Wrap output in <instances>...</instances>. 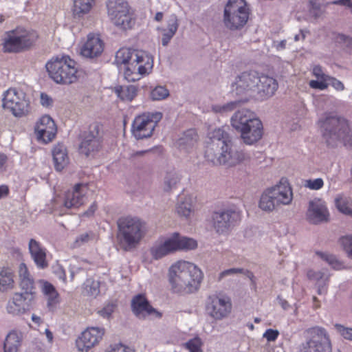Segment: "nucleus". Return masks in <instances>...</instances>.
Here are the masks:
<instances>
[{
    "label": "nucleus",
    "instance_id": "3",
    "mask_svg": "<svg viewBox=\"0 0 352 352\" xmlns=\"http://www.w3.org/2000/svg\"><path fill=\"white\" fill-rule=\"evenodd\" d=\"M203 278L201 270L192 263L179 261L168 270V281L173 292L191 294L199 287Z\"/></svg>",
    "mask_w": 352,
    "mask_h": 352
},
{
    "label": "nucleus",
    "instance_id": "53",
    "mask_svg": "<svg viewBox=\"0 0 352 352\" xmlns=\"http://www.w3.org/2000/svg\"><path fill=\"white\" fill-rule=\"evenodd\" d=\"M311 88L318 90H324L327 88L328 85L326 82V78H317V80H311L309 82Z\"/></svg>",
    "mask_w": 352,
    "mask_h": 352
},
{
    "label": "nucleus",
    "instance_id": "11",
    "mask_svg": "<svg viewBox=\"0 0 352 352\" xmlns=\"http://www.w3.org/2000/svg\"><path fill=\"white\" fill-rule=\"evenodd\" d=\"M248 18L245 0H228L223 11V23L227 28L239 30L246 24Z\"/></svg>",
    "mask_w": 352,
    "mask_h": 352
},
{
    "label": "nucleus",
    "instance_id": "39",
    "mask_svg": "<svg viewBox=\"0 0 352 352\" xmlns=\"http://www.w3.org/2000/svg\"><path fill=\"white\" fill-rule=\"evenodd\" d=\"M307 277L309 280L316 282V286L318 287V292L319 294H322L327 292V287L324 283V280L327 279V276H326L324 273L320 271L316 272L309 270L307 272Z\"/></svg>",
    "mask_w": 352,
    "mask_h": 352
},
{
    "label": "nucleus",
    "instance_id": "8",
    "mask_svg": "<svg viewBox=\"0 0 352 352\" xmlns=\"http://www.w3.org/2000/svg\"><path fill=\"white\" fill-rule=\"evenodd\" d=\"M38 38L37 33L32 30L17 27L7 31L2 43L6 53H19L30 47Z\"/></svg>",
    "mask_w": 352,
    "mask_h": 352
},
{
    "label": "nucleus",
    "instance_id": "28",
    "mask_svg": "<svg viewBox=\"0 0 352 352\" xmlns=\"http://www.w3.org/2000/svg\"><path fill=\"white\" fill-rule=\"evenodd\" d=\"M258 118L255 113L248 109H241L236 111L230 118L232 126L238 132L244 130L250 122Z\"/></svg>",
    "mask_w": 352,
    "mask_h": 352
},
{
    "label": "nucleus",
    "instance_id": "41",
    "mask_svg": "<svg viewBox=\"0 0 352 352\" xmlns=\"http://www.w3.org/2000/svg\"><path fill=\"white\" fill-rule=\"evenodd\" d=\"M335 204L340 212L352 217V201L349 197L339 195L336 198Z\"/></svg>",
    "mask_w": 352,
    "mask_h": 352
},
{
    "label": "nucleus",
    "instance_id": "31",
    "mask_svg": "<svg viewBox=\"0 0 352 352\" xmlns=\"http://www.w3.org/2000/svg\"><path fill=\"white\" fill-rule=\"evenodd\" d=\"M52 156L54 168L57 171H61L69 163L67 148L63 144H58L53 148Z\"/></svg>",
    "mask_w": 352,
    "mask_h": 352
},
{
    "label": "nucleus",
    "instance_id": "52",
    "mask_svg": "<svg viewBox=\"0 0 352 352\" xmlns=\"http://www.w3.org/2000/svg\"><path fill=\"white\" fill-rule=\"evenodd\" d=\"M340 243L348 254L352 250V234H348L340 237Z\"/></svg>",
    "mask_w": 352,
    "mask_h": 352
},
{
    "label": "nucleus",
    "instance_id": "27",
    "mask_svg": "<svg viewBox=\"0 0 352 352\" xmlns=\"http://www.w3.org/2000/svg\"><path fill=\"white\" fill-rule=\"evenodd\" d=\"M131 309L133 314L140 318L146 316L156 314L160 316L161 314L151 305L149 301L143 294H138L134 296L131 300Z\"/></svg>",
    "mask_w": 352,
    "mask_h": 352
},
{
    "label": "nucleus",
    "instance_id": "47",
    "mask_svg": "<svg viewBox=\"0 0 352 352\" xmlns=\"http://www.w3.org/2000/svg\"><path fill=\"white\" fill-rule=\"evenodd\" d=\"M43 292L45 295L50 296V299L48 301V306H50L54 298L58 296L55 287L50 283L45 281L43 284Z\"/></svg>",
    "mask_w": 352,
    "mask_h": 352
},
{
    "label": "nucleus",
    "instance_id": "49",
    "mask_svg": "<svg viewBox=\"0 0 352 352\" xmlns=\"http://www.w3.org/2000/svg\"><path fill=\"white\" fill-rule=\"evenodd\" d=\"M85 289L89 294L96 296L100 293L99 282L87 280L85 283Z\"/></svg>",
    "mask_w": 352,
    "mask_h": 352
},
{
    "label": "nucleus",
    "instance_id": "24",
    "mask_svg": "<svg viewBox=\"0 0 352 352\" xmlns=\"http://www.w3.org/2000/svg\"><path fill=\"white\" fill-rule=\"evenodd\" d=\"M104 50V43L99 35L89 34L87 41L80 49V54L87 58H94L101 55Z\"/></svg>",
    "mask_w": 352,
    "mask_h": 352
},
{
    "label": "nucleus",
    "instance_id": "64",
    "mask_svg": "<svg viewBox=\"0 0 352 352\" xmlns=\"http://www.w3.org/2000/svg\"><path fill=\"white\" fill-rule=\"evenodd\" d=\"M331 4L342 5L350 9L352 13V0H338L331 1Z\"/></svg>",
    "mask_w": 352,
    "mask_h": 352
},
{
    "label": "nucleus",
    "instance_id": "14",
    "mask_svg": "<svg viewBox=\"0 0 352 352\" xmlns=\"http://www.w3.org/2000/svg\"><path fill=\"white\" fill-rule=\"evenodd\" d=\"M206 311L209 316L216 320L226 318L232 311V302L225 294H212L207 298Z\"/></svg>",
    "mask_w": 352,
    "mask_h": 352
},
{
    "label": "nucleus",
    "instance_id": "63",
    "mask_svg": "<svg viewBox=\"0 0 352 352\" xmlns=\"http://www.w3.org/2000/svg\"><path fill=\"white\" fill-rule=\"evenodd\" d=\"M331 87L336 91H342L344 89V84L339 80L331 77Z\"/></svg>",
    "mask_w": 352,
    "mask_h": 352
},
{
    "label": "nucleus",
    "instance_id": "38",
    "mask_svg": "<svg viewBox=\"0 0 352 352\" xmlns=\"http://www.w3.org/2000/svg\"><path fill=\"white\" fill-rule=\"evenodd\" d=\"M14 287V274L9 267H3L0 271V291L7 292Z\"/></svg>",
    "mask_w": 352,
    "mask_h": 352
},
{
    "label": "nucleus",
    "instance_id": "58",
    "mask_svg": "<svg viewBox=\"0 0 352 352\" xmlns=\"http://www.w3.org/2000/svg\"><path fill=\"white\" fill-rule=\"evenodd\" d=\"M89 241V234L88 233H83L76 237L74 246L75 248L80 247Z\"/></svg>",
    "mask_w": 352,
    "mask_h": 352
},
{
    "label": "nucleus",
    "instance_id": "12",
    "mask_svg": "<svg viewBox=\"0 0 352 352\" xmlns=\"http://www.w3.org/2000/svg\"><path fill=\"white\" fill-rule=\"evenodd\" d=\"M108 16L117 28L122 30L131 29L135 24L133 13L130 12L129 3L125 0H108L107 2Z\"/></svg>",
    "mask_w": 352,
    "mask_h": 352
},
{
    "label": "nucleus",
    "instance_id": "37",
    "mask_svg": "<svg viewBox=\"0 0 352 352\" xmlns=\"http://www.w3.org/2000/svg\"><path fill=\"white\" fill-rule=\"evenodd\" d=\"M318 128L327 145L330 142V112L322 113L317 122Z\"/></svg>",
    "mask_w": 352,
    "mask_h": 352
},
{
    "label": "nucleus",
    "instance_id": "50",
    "mask_svg": "<svg viewBox=\"0 0 352 352\" xmlns=\"http://www.w3.org/2000/svg\"><path fill=\"white\" fill-rule=\"evenodd\" d=\"M186 347L190 352H201V342L199 338L189 340L186 343Z\"/></svg>",
    "mask_w": 352,
    "mask_h": 352
},
{
    "label": "nucleus",
    "instance_id": "62",
    "mask_svg": "<svg viewBox=\"0 0 352 352\" xmlns=\"http://www.w3.org/2000/svg\"><path fill=\"white\" fill-rule=\"evenodd\" d=\"M344 268V264L342 261L331 256V269L340 270Z\"/></svg>",
    "mask_w": 352,
    "mask_h": 352
},
{
    "label": "nucleus",
    "instance_id": "21",
    "mask_svg": "<svg viewBox=\"0 0 352 352\" xmlns=\"http://www.w3.org/2000/svg\"><path fill=\"white\" fill-rule=\"evenodd\" d=\"M329 217V210L320 199H314L309 202L306 217L309 222L318 224L327 221Z\"/></svg>",
    "mask_w": 352,
    "mask_h": 352
},
{
    "label": "nucleus",
    "instance_id": "10",
    "mask_svg": "<svg viewBox=\"0 0 352 352\" xmlns=\"http://www.w3.org/2000/svg\"><path fill=\"white\" fill-rule=\"evenodd\" d=\"M2 107L15 118H22L31 110L30 100L21 89L9 88L2 95Z\"/></svg>",
    "mask_w": 352,
    "mask_h": 352
},
{
    "label": "nucleus",
    "instance_id": "15",
    "mask_svg": "<svg viewBox=\"0 0 352 352\" xmlns=\"http://www.w3.org/2000/svg\"><path fill=\"white\" fill-rule=\"evenodd\" d=\"M310 339L300 346L299 352H328L330 340L326 330L320 327L309 329Z\"/></svg>",
    "mask_w": 352,
    "mask_h": 352
},
{
    "label": "nucleus",
    "instance_id": "17",
    "mask_svg": "<svg viewBox=\"0 0 352 352\" xmlns=\"http://www.w3.org/2000/svg\"><path fill=\"white\" fill-rule=\"evenodd\" d=\"M331 140L340 141L344 146H352V134L348 121L340 116L331 115Z\"/></svg>",
    "mask_w": 352,
    "mask_h": 352
},
{
    "label": "nucleus",
    "instance_id": "22",
    "mask_svg": "<svg viewBox=\"0 0 352 352\" xmlns=\"http://www.w3.org/2000/svg\"><path fill=\"white\" fill-rule=\"evenodd\" d=\"M331 54L340 56L352 54V37L331 32Z\"/></svg>",
    "mask_w": 352,
    "mask_h": 352
},
{
    "label": "nucleus",
    "instance_id": "18",
    "mask_svg": "<svg viewBox=\"0 0 352 352\" xmlns=\"http://www.w3.org/2000/svg\"><path fill=\"white\" fill-rule=\"evenodd\" d=\"M104 329L101 327H88L76 340V346L80 352H88L102 338Z\"/></svg>",
    "mask_w": 352,
    "mask_h": 352
},
{
    "label": "nucleus",
    "instance_id": "44",
    "mask_svg": "<svg viewBox=\"0 0 352 352\" xmlns=\"http://www.w3.org/2000/svg\"><path fill=\"white\" fill-rule=\"evenodd\" d=\"M179 215L188 217L192 212V199L186 197L183 201H179L176 208Z\"/></svg>",
    "mask_w": 352,
    "mask_h": 352
},
{
    "label": "nucleus",
    "instance_id": "4",
    "mask_svg": "<svg viewBox=\"0 0 352 352\" xmlns=\"http://www.w3.org/2000/svg\"><path fill=\"white\" fill-rule=\"evenodd\" d=\"M259 75L260 73L254 70L242 72L232 84L231 90L233 96H239L241 98L223 105H214L212 110L220 113L229 112L235 109L241 102L248 101L249 97L255 96Z\"/></svg>",
    "mask_w": 352,
    "mask_h": 352
},
{
    "label": "nucleus",
    "instance_id": "20",
    "mask_svg": "<svg viewBox=\"0 0 352 352\" xmlns=\"http://www.w3.org/2000/svg\"><path fill=\"white\" fill-rule=\"evenodd\" d=\"M87 184L78 183L72 190H67L65 194L64 206L67 208H78L83 205L87 200Z\"/></svg>",
    "mask_w": 352,
    "mask_h": 352
},
{
    "label": "nucleus",
    "instance_id": "23",
    "mask_svg": "<svg viewBox=\"0 0 352 352\" xmlns=\"http://www.w3.org/2000/svg\"><path fill=\"white\" fill-rule=\"evenodd\" d=\"M278 87V82L274 78L260 73L258 86H256L255 97L261 100L272 97Z\"/></svg>",
    "mask_w": 352,
    "mask_h": 352
},
{
    "label": "nucleus",
    "instance_id": "36",
    "mask_svg": "<svg viewBox=\"0 0 352 352\" xmlns=\"http://www.w3.org/2000/svg\"><path fill=\"white\" fill-rule=\"evenodd\" d=\"M179 27L178 21L176 15L173 14L167 23V29H163L162 44L166 46L171 38L174 36Z\"/></svg>",
    "mask_w": 352,
    "mask_h": 352
},
{
    "label": "nucleus",
    "instance_id": "46",
    "mask_svg": "<svg viewBox=\"0 0 352 352\" xmlns=\"http://www.w3.org/2000/svg\"><path fill=\"white\" fill-rule=\"evenodd\" d=\"M309 14L315 19H318L323 13L322 6L318 0H309Z\"/></svg>",
    "mask_w": 352,
    "mask_h": 352
},
{
    "label": "nucleus",
    "instance_id": "26",
    "mask_svg": "<svg viewBox=\"0 0 352 352\" xmlns=\"http://www.w3.org/2000/svg\"><path fill=\"white\" fill-rule=\"evenodd\" d=\"M32 298H28L25 294L16 292L7 304V311L14 316L20 315L29 310Z\"/></svg>",
    "mask_w": 352,
    "mask_h": 352
},
{
    "label": "nucleus",
    "instance_id": "35",
    "mask_svg": "<svg viewBox=\"0 0 352 352\" xmlns=\"http://www.w3.org/2000/svg\"><path fill=\"white\" fill-rule=\"evenodd\" d=\"M21 342V336L16 331H10L3 343L4 352H17Z\"/></svg>",
    "mask_w": 352,
    "mask_h": 352
},
{
    "label": "nucleus",
    "instance_id": "43",
    "mask_svg": "<svg viewBox=\"0 0 352 352\" xmlns=\"http://www.w3.org/2000/svg\"><path fill=\"white\" fill-rule=\"evenodd\" d=\"M179 180V176L175 170L168 171L164 181V191L168 192L175 188Z\"/></svg>",
    "mask_w": 352,
    "mask_h": 352
},
{
    "label": "nucleus",
    "instance_id": "32",
    "mask_svg": "<svg viewBox=\"0 0 352 352\" xmlns=\"http://www.w3.org/2000/svg\"><path fill=\"white\" fill-rule=\"evenodd\" d=\"M174 252L177 250H189L197 248V241L192 238L180 236L178 232H175L170 237Z\"/></svg>",
    "mask_w": 352,
    "mask_h": 352
},
{
    "label": "nucleus",
    "instance_id": "34",
    "mask_svg": "<svg viewBox=\"0 0 352 352\" xmlns=\"http://www.w3.org/2000/svg\"><path fill=\"white\" fill-rule=\"evenodd\" d=\"M197 140V134L194 129H190L184 132L182 137L177 141V144L181 150L188 151L192 148Z\"/></svg>",
    "mask_w": 352,
    "mask_h": 352
},
{
    "label": "nucleus",
    "instance_id": "33",
    "mask_svg": "<svg viewBox=\"0 0 352 352\" xmlns=\"http://www.w3.org/2000/svg\"><path fill=\"white\" fill-rule=\"evenodd\" d=\"M173 252L174 248L170 238L164 243L154 244L150 249L151 255L154 260H159Z\"/></svg>",
    "mask_w": 352,
    "mask_h": 352
},
{
    "label": "nucleus",
    "instance_id": "16",
    "mask_svg": "<svg viewBox=\"0 0 352 352\" xmlns=\"http://www.w3.org/2000/svg\"><path fill=\"white\" fill-rule=\"evenodd\" d=\"M239 218V213L228 208L214 211L212 214V226L218 234H226Z\"/></svg>",
    "mask_w": 352,
    "mask_h": 352
},
{
    "label": "nucleus",
    "instance_id": "29",
    "mask_svg": "<svg viewBox=\"0 0 352 352\" xmlns=\"http://www.w3.org/2000/svg\"><path fill=\"white\" fill-rule=\"evenodd\" d=\"M29 252L36 266L39 269H45L48 263L46 261L45 249L41 243L34 239H31L28 244Z\"/></svg>",
    "mask_w": 352,
    "mask_h": 352
},
{
    "label": "nucleus",
    "instance_id": "56",
    "mask_svg": "<svg viewBox=\"0 0 352 352\" xmlns=\"http://www.w3.org/2000/svg\"><path fill=\"white\" fill-rule=\"evenodd\" d=\"M279 335V331L276 329H267L263 336L265 338L268 342H274L275 341Z\"/></svg>",
    "mask_w": 352,
    "mask_h": 352
},
{
    "label": "nucleus",
    "instance_id": "59",
    "mask_svg": "<svg viewBox=\"0 0 352 352\" xmlns=\"http://www.w3.org/2000/svg\"><path fill=\"white\" fill-rule=\"evenodd\" d=\"M98 208V205L96 201L93 202L89 207V208L84 212L80 214V217L90 218L94 216L95 212Z\"/></svg>",
    "mask_w": 352,
    "mask_h": 352
},
{
    "label": "nucleus",
    "instance_id": "42",
    "mask_svg": "<svg viewBox=\"0 0 352 352\" xmlns=\"http://www.w3.org/2000/svg\"><path fill=\"white\" fill-rule=\"evenodd\" d=\"M116 91L120 99L126 101H131L136 96L137 89L133 85H129L118 87L116 88Z\"/></svg>",
    "mask_w": 352,
    "mask_h": 352
},
{
    "label": "nucleus",
    "instance_id": "9",
    "mask_svg": "<svg viewBox=\"0 0 352 352\" xmlns=\"http://www.w3.org/2000/svg\"><path fill=\"white\" fill-rule=\"evenodd\" d=\"M103 135V125L101 123L95 122L91 124L88 129L79 136V153L86 157L94 158L102 148Z\"/></svg>",
    "mask_w": 352,
    "mask_h": 352
},
{
    "label": "nucleus",
    "instance_id": "6",
    "mask_svg": "<svg viewBox=\"0 0 352 352\" xmlns=\"http://www.w3.org/2000/svg\"><path fill=\"white\" fill-rule=\"evenodd\" d=\"M117 224L118 240L125 251L135 248L146 233L145 222L137 217H120Z\"/></svg>",
    "mask_w": 352,
    "mask_h": 352
},
{
    "label": "nucleus",
    "instance_id": "13",
    "mask_svg": "<svg viewBox=\"0 0 352 352\" xmlns=\"http://www.w3.org/2000/svg\"><path fill=\"white\" fill-rule=\"evenodd\" d=\"M162 118V113L159 111L144 113L136 117L132 123L131 131L137 140L150 138Z\"/></svg>",
    "mask_w": 352,
    "mask_h": 352
},
{
    "label": "nucleus",
    "instance_id": "57",
    "mask_svg": "<svg viewBox=\"0 0 352 352\" xmlns=\"http://www.w3.org/2000/svg\"><path fill=\"white\" fill-rule=\"evenodd\" d=\"M107 352H134L133 349L122 344L111 346V348Z\"/></svg>",
    "mask_w": 352,
    "mask_h": 352
},
{
    "label": "nucleus",
    "instance_id": "54",
    "mask_svg": "<svg viewBox=\"0 0 352 352\" xmlns=\"http://www.w3.org/2000/svg\"><path fill=\"white\" fill-rule=\"evenodd\" d=\"M244 272L243 268L233 267L222 271L218 276V280L221 281L226 276H233L236 274H242Z\"/></svg>",
    "mask_w": 352,
    "mask_h": 352
},
{
    "label": "nucleus",
    "instance_id": "45",
    "mask_svg": "<svg viewBox=\"0 0 352 352\" xmlns=\"http://www.w3.org/2000/svg\"><path fill=\"white\" fill-rule=\"evenodd\" d=\"M169 96V91L164 86H156L151 91V98L153 100H162Z\"/></svg>",
    "mask_w": 352,
    "mask_h": 352
},
{
    "label": "nucleus",
    "instance_id": "30",
    "mask_svg": "<svg viewBox=\"0 0 352 352\" xmlns=\"http://www.w3.org/2000/svg\"><path fill=\"white\" fill-rule=\"evenodd\" d=\"M19 275L20 278V287L23 291L21 292L28 296V298L34 297V281L31 276L27 265L21 263L19 267Z\"/></svg>",
    "mask_w": 352,
    "mask_h": 352
},
{
    "label": "nucleus",
    "instance_id": "51",
    "mask_svg": "<svg viewBox=\"0 0 352 352\" xmlns=\"http://www.w3.org/2000/svg\"><path fill=\"white\" fill-rule=\"evenodd\" d=\"M116 305L113 303H108L104 307L98 311V314L104 318L109 319L111 317L112 314L114 312Z\"/></svg>",
    "mask_w": 352,
    "mask_h": 352
},
{
    "label": "nucleus",
    "instance_id": "55",
    "mask_svg": "<svg viewBox=\"0 0 352 352\" xmlns=\"http://www.w3.org/2000/svg\"><path fill=\"white\" fill-rule=\"evenodd\" d=\"M336 331L344 339L352 341V328L344 327L336 324Z\"/></svg>",
    "mask_w": 352,
    "mask_h": 352
},
{
    "label": "nucleus",
    "instance_id": "60",
    "mask_svg": "<svg viewBox=\"0 0 352 352\" xmlns=\"http://www.w3.org/2000/svg\"><path fill=\"white\" fill-rule=\"evenodd\" d=\"M41 104L43 107H48L52 104V99L47 94L42 92L40 96Z\"/></svg>",
    "mask_w": 352,
    "mask_h": 352
},
{
    "label": "nucleus",
    "instance_id": "25",
    "mask_svg": "<svg viewBox=\"0 0 352 352\" xmlns=\"http://www.w3.org/2000/svg\"><path fill=\"white\" fill-rule=\"evenodd\" d=\"M263 133V123L259 118L253 120L244 130L240 131L241 138L247 145H253L258 142L262 138Z\"/></svg>",
    "mask_w": 352,
    "mask_h": 352
},
{
    "label": "nucleus",
    "instance_id": "61",
    "mask_svg": "<svg viewBox=\"0 0 352 352\" xmlns=\"http://www.w3.org/2000/svg\"><path fill=\"white\" fill-rule=\"evenodd\" d=\"M312 74L316 78H326V75L323 72L322 67L320 65H315L313 67Z\"/></svg>",
    "mask_w": 352,
    "mask_h": 352
},
{
    "label": "nucleus",
    "instance_id": "1",
    "mask_svg": "<svg viewBox=\"0 0 352 352\" xmlns=\"http://www.w3.org/2000/svg\"><path fill=\"white\" fill-rule=\"evenodd\" d=\"M205 157L215 166H232L243 161L245 154L237 148L236 140H232L228 133L219 128L212 133Z\"/></svg>",
    "mask_w": 352,
    "mask_h": 352
},
{
    "label": "nucleus",
    "instance_id": "7",
    "mask_svg": "<svg viewBox=\"0 0 352 352\" xmlns=\"http://www.w3.org/2000/svg\"><path fill=\"white\" fill-rule=\"evenodd\" d=\"M292 200V188L288 180L283 177L278 183L263 191L258 206L263 211L270 212L280 206L289 205Z\"/></svg>",
    "mask_w": 352,
    "mask_h": 352
},
{
    "label": "nucleus",
    "instance_id": "2",
    "mask_svg": "<svg viewBox=\"0 0 352 352\" xmlns=\"http://www.w3.org/2000/svg\"><path fill=\"white\" fill-rule=\"evenodd\" d=\"M153 57L144 51L122 47L117 51L113 63L121 69L123 67L124 78L134 82L140 76L148 74L153 67Z\"/></svg>",
    "mask_w": 352,
    "mask_h": 352
},
{
    "label": "nucleus",
    "instance_id": "19",
    "mask_svg": "<svg viewBox=\"0 0 352 352\" xmlns=\"http://www.w3.org/2000/svg\"><path fill=\"white\" fill-rule=\"evenodd\" d=\"M34 131L38 141L47 144L51 142L56 135V124L50 116L45 115L36 122Z\"/></svg>",
    "mask_w": 352,
    "mask_h": 352
},
{
    "label": "nucleus",
    "instance_id": "48",
    "mask_svg": "<svg viewBox=\"0 0 352 352\" xmlns=\"http://www.w3.org/2000/svg\"><path fill=\"white\" fill-rule=\"evenodd\" d=\"M303 185L310 190H317L323 186L324 182L322 178L309 179L304 180Z\"/></svg>",
    "mask_w": 352,
    "mask_h": 352
},
{
    "label": "nucleus",
    "instance_id": "5",
    "mask_svg": "<svg viewBox=\"0 0 352 352\" xmlns=\"http://www.w3.org/2000/svg\"><path fill=\"white\" fill-rule=\"evenodd\" d=\"M49 77L56 84L69 85L78 79L77 63L68 55L52 56L45 63Z\"/></svg>",
    "mask_w": 352,
    "mask_h": 352
},
{
    "label": "nucleus",
    "instance_id": "40",
    "mask_svg": "<svg viewBox=\"0 0 352 352\" xmlns=\"http://www.w3.org/2000/svg\"><path fill=\"white\" fill-rule=\"evenodd\" d=\"M94 0H74L73 6V13L76 17H81L87 14L94 3Z\"/></svg>",
    "mask_w": 352,
    "mask_h": 352
}]
</instances>
